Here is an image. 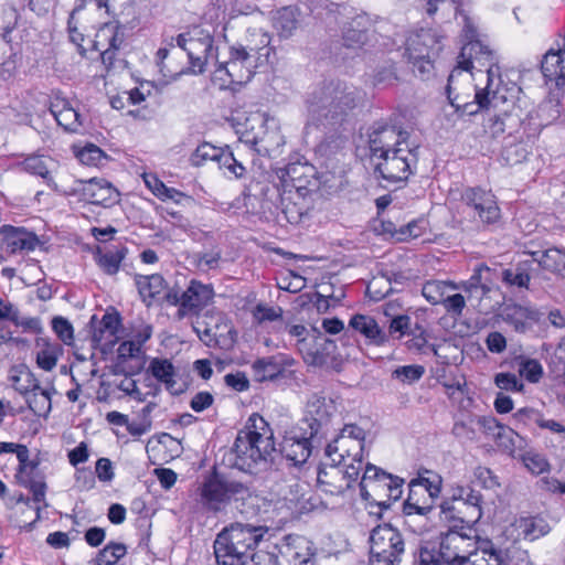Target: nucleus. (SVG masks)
Segmentation results:
<instances>
[{
	"instance_id": "nucleus-1",
	"label": "nucleus",
	"mask_w": 565,
	"mask_h": 565,
	"mask_svg": "<svg viewBox=\"0 0 565 565\" xmlns=\"http://www.w3.org/2000/svg\"><path fill=\"white\" fill-rule=\"evenodd\" d=\"M494 66V53L482 40L466 42L448 77L446 92L451 106L473 115L482 108L513 105L500 89H492Z\"/></svg>"
},
{
	"instance_id": "nucleus-2",
	"label": "nucleus",
	"mask_w": 565,
	"mask_h": 565,
	"mask_svg": "<svg viewBox=\"0 0 565 565\" xmlns=\"http://www.w3.org/2000/svg\"><path fill=\"white\" fill-rule=\"evenodd\" d=\"M408 134L395 127H383L370 135L371 160L375 171L392 183L406 181L416 164V154L407 145Z\"/></svg>"
},
{
	"instance_id": "nucleus-3",
	"label": "nucleus",
	"mask_w": 565,
	"mask_h": 565,
	"mask_svg": "<svg viewBox=\"0 0 565 565\" xmlns=\"http://www.w3.org/2000/svg\"><path fill=\"white\" fill-rule=\"evenodd\" d=\"M274 431L263 416L254 413L234 443L235 465L244 471L266 467L275 452Z\"/></svg>"
},
{
	"instance_id": "nucleus-4",
	"label": "nucleus",
	"mask_w": 565,
	"mask_h": 565,
	"mask_svg": "<svg viewBox=\"0 0 565 565\" xmlns=\"http://www.w3.org/2000/svg\"><path fill=\"white\" fill-rule=\"evenodd\" d=\"M267 532V526L244 523H233L225 527L217 534L213 545L217 564H245Z\"/></svg>"
},
{
	"instance_id": "nucleus-5",
	"label": "nucleus",
	"mask_w": 565,
	"mask_h": 565,
	"mask_svg": "<svg viewBox=\"0 0 565 565\" xmlns=\"http://www.w3.org/2000/svg\"><path fill=\"white\" fill-rule=\"evenodd\" d=\"M355 106L352 92L340 83H329L316 88L307 99L310 119L315 122L332 121Z\"/></svg>"
},
{
	"instance_id": "nucleus-6",
	"label": "nucleus",
	"mask_w": 565,
	"mask_h": 565,
	"mask_svg": "<svg viewBox=\"0 0 565 565\" xmlns=\"http://www.w3.org/2000/svg\"><path fill=\"white\" fill-rule=\"evenodd\" d=\"M260 47L257 45L235 44L230 47L228 60L218 63L215 68L212 81L221 89L227 88L233 84H246L253 77L257 67V54Z\"/></svg>"
},
{
	"instance_id": "nucleus-7",
	"label": "nucleus",
	"mask_w": 565,
	"mask_h": 565,
	"mask_svg": "<svg viewBox=\"0 0 565 565\" xmlns=\"http://www.w3.org/2000/svg\"><path fill=\"white\" fill-rule=\"evenodd\" d=\"M174 40L177 45L186 52L189 73L202 74L209 63L216 62L217 49L214 46V39L210 32L201 28H193L186 33L179 34Z\"/></svg>"
},
{
	"instance_id": "nucleus-8",
	"label": "nucleus",
	"mask_w": 565,
	"mask_h": 565,
	"mask_svg": "<svg viewBox=\"0 0 565 565\" xmlns=\"http://www.w3.org/2000/svg\"><path fill=\"white\" fill-rule=\"evenodd\" d=\"M371 562L376 565H401L405 553L403 535L391 524H381L370 534Z\"/></svg>"
},
{
	"instance_id": "nucleus-9",
	"label": "nucleus",
	"mask_w": 565,
	"mask_h": 565,
	"mask_svg": "<svg viewBox=\"0 0 565 565\" xmlns=\"http://www.w3.org/2000/svg\"><path fill=\"white\" fill-rule=\"evenodd\" d=\"M252 495L248 486L235 480L207 478L200 488L202 504L210 511H221L231 499L245 500Z\"/></svg>"
},
{
	"instance_id": "nucleus-10",
	"label": "nucleus",
	"mask_w": 565,
	"mask_h": 565,
	"mask_svg": "<svg viewBox=\"0 0 565 565\" xmlns=\"http://www.w3.org/2000/svg\"><path fill=\"white\" fill-rule=\"evenodd\" d=\"M213 298V287L198 280H191L182 292L172 289L166 295L168 303L179 307L177 315L180 319L188 316H198L212 302Z\"/></svg>"
},
{
	"instance_id": "nucleus-11",
	"label": "nucleus",
	"mask_w": 565,
	"mask_h": 565,
	"mask_svg": "<svg viewBox=\"0 0 565 565\" xmlns=\"http://www.w3.org/2000/svg\"><path fill=\"white\" fill-rule=\"evenodd\" d=\"M360 468L354 463H332L318 470L317 482L320 490L331 495L342 494L360 476Z\"/></svg>"
},
{
	"instance_id": "nucleus-12",
	"label": "nucleus",
	"mask_w": 565,
	"mask_h": 565,
	"mask_svg": "<svg viewBox=\"0 0 565 565\" xmlns=\"http://www.w3.org/2000/svg\"><path fill=\"white\" fill-rule=\"evenodd\" d=\"M335 413V405L331 398L313 394L308 399L305 413V423L310 429L311 437L327 436L331 417Z\"/></svg>"
},
{
	"instance_id": "nucleus-13",
	"label": "nucleus",
	"mask_w": 565,
	"mask_h": 565,
	"mask_svg": "<svg viewBox=\"0 0 565 565\" xmlns=\"http://www.w3.org/2000/svg\"><path fill=\"white\" fill-rule=\"evenodd\" d=\"M476 539L467 533L450 530L441 534L437 554L447 565H465Z\"/></svg>"
},
{
	"instance_id": "nucleus-14",
	"label": "nucleus",
	"mask_w": 565,
	"mask_h": 565,
	"mask_svg": "<svg viewBox=\"0 0 565 565\" xmlns=\"http://www.w3.org/2000/svg\"><path fill=\"white\" fill-rule=\"evenodd\" d=\"M462 202L472 214L484 224H493L500 218V209L494 194L481 188H469L462 193Z\"/></svg>"
},
{
	"instance_id": "nucleus-15",
	"label": "nucleus",
	"mask_w": 565,
	"mask_h": 565,
	"mask_svg": "<svg viewBox=\"0 0 565 565\" xmlns=\"http://www.w3.org/2000/svg\"><path fill=\"white\" fill-rule=\"evenodd\" d=\"M64 195H81L93 204L110 205L117 201L118 192L106 180L90 179L88 181L77 180L75 185L62 191Z\"/></svg>"
},
{
	"instance_id": "nucleus-16",
	"label": "nucleus",
	"mask_w": 565,
	"mask_h": 565,
	"mask_svg": "<svg viewBox=\"0 0 565 565\" xmlns=\"http://www.w3.org/2000/svg\"><path fill=\"white\" fill-rule=\"evenodd\" d=\"M364 444L354 439H348L345 436H337L326 447V455L334 463H354L355 467L363 468Z\"/></svg>"
},
{
	"instance_id": "nucleus-17",
	"label": "nucleus",
	"mask_w": 565,
	"mask_h": 565,
	"mask_svg": "<svg viewBox=\"0 0 565 565\" xmlns=\"http://www.w3.org/2000/svg\"><path fill=\"white\" fill-rule=\"evenodd\" d=\"M349 328L362 335L367 345L384 347L390 342V334L370 315H353Z\"/></svg>"
},
{
	"instance_id": "nucleus-18",
	"label": "nucleus",
	"mask_w": 565,
	"mask_h": 565,
	"mask_svg": "<svg viewBox=\"0 0 565 565\" xmlns=\"http://www.w3.org/2000/svg\"><path fill=\"white\" fill-rule=\"evenodd\" d=\"M315 438L311 437V434L307 437L298 436L291 431L284 437L280 444V451L295 466L301 465L310 457L311 440Z\"/></svg>"
},
{
	"instance_id": "nucleus-19",
	"label": "nucleus",
	"mask_w": 565,
	"mask_h": 565,
	"mask_svg": "<svg viewBox=\"0 0 565 565\" xmlns=\"http://www.w3.org/2000/svg\"><path fill=\"white\" fill-rule=\"evenodd\" d=\"M507 554L489 540L476 541L465 565H507Z\"/></svg>"
},
{
	"instance_id": "nucleus-20",
	"label": "nucleus",
	"mask_w": 565,
	"mask_h": 565,
	"mask_svg": "<svg viewBox=\"0 0 565 565\" xmlns=\"http://www.w3.org/2000/svg\"><path fill=\"white\" fill-rule=\"evenodd\" d=\"M120 318L118 313H105L102 320L94 327L92 342L95 348L107 349L118 340Z\"/></svg>"
},
{
	"instance_id": "nucleus-21",
	"label": "nucleus",
	"mask_w": 565,
	"mask_h": 565,
	"mask_svg": "<svg viewBox=\"0 0 565 565\" xmlns=\"http://www.w3.org/2000/svg\"><path fill=\"white\" fill-rule=\"evenodd\" d=\"M18 167L30 174L42 178L52 191L62 194L64 189H61L51 175L54 162L50 157L30 154L19 162Z\"/></svg>"
},
{
	"instance_id": "nucleus-22",
	"label": "nucleus",
	"mask_w": 565,
	"mask_h": 565,
	"mask_svg": "<svg viewBox=\"0 0 565 565\" xmlns=\"http://www.w3.org/2000/svg\"><path fill=\"white\" fill-rule=\"evenodd\" d=\"M362 470L363 475L360 481L361 497L364 500L376 501L377 498H381L380 484L385 481L391 482L388 473L371 463H363Z\"/></svg>"
},
{
	"instance_id": "nucleus-23",
	"label": "nucleus",
	"mask_w": 565,
	"mask_h": 565,
	"mask_svg": "<svg viewBox=\"0 0 565 565\" xmlns=\"http://www.w3.org/2000/svg\"><path fill=\"white\" fill-rule=\"evenodd\" d=\"M436 35L431 30L422 29L413 32L406 40V54L408 58L430 57L437 45Z\"/></svg>"
},
{
	"instance_id": "nucleus-24",
	"label": "nucleus",
	"mask_w": 565,
	"mask_h": 565,
	"mask_svg": "<svg viewBox=\"0 0 565 565\" xmlns=\"http://www.w3.org/2000/svg\"><path fill=\"white\" fill-rule=\"evenodd\" d=\"M450 497L454 501L462 502L470 510L467 524L476 523L482 515V495L468 484H454L450 488Z\"/></svg>"
},
{
	"instance_id": "nucleus-25",
	"label": "nucleus",
	"mask_w": 565,
	"mask_h": 565,
	"mask_svg": "<svg viewBox=\"0 0 565 565\" xmlns=\"http://www.w3.org/2000/svg\"><path fill=\"white\" fill-rule=\"evenodd\" d=\"M541 70L547 81L555 82L558 90L565 89V49L550 50L544 55Z\"/></svg>"
},
{
	"instance_id": "nucleus-26",
	"label": "nucleus",
	"mask_w": 565,
	"mask_h": 565,
	"mask_svg": "<svg viewBox=\"0 0 565 565\" xmlns=\"http://www.w3.org/2000/svg\"><path fill=\"white\" fill-rule=\"evenodd\" d=\"M476 424L488 437H492L499 444V446L504 447L513 455V449L509 444L513 445L515 438H520V436L514 433L512 429L501 426L493 417H478L476 419Z\"/></svg>"
},
{
	"instance_id": "nucleus-27",
	"label": "nucleus",
	"mask_w": 565,
	"mask_h": 565,
	"mask_svg": "<svg viewBox=\"0 0 565 565\" xmlns=\"http://www.w3.org/2000/svg\"><path fill=\"white\" fill-rule=\"evenodd\" d=\"M273 28L280 39H289L299 25V9L294 6L276 10L271 17Z\"/></svg>"
},
{
	"instance_id": "nucleus-28",
	"label": "nucleus",
	"mask_w": 565,
	"mask_h": 565,
	"mask_svg": "<svg viewBox=\"0 0 565 565\" xmlns=\"http://www.w3.org/2000/svg\"><path fill=\"white\" fill-rule=\"evenodd\" d=\"M533 257V260L539 266L555 275L565 278V249L558 247H551L544 252H527Z\"/></svg>"
},
{
	"instance_id": "nucleus-29",
	"label": "nucleus",
	"mask_w": 565,
	"mask_h": 565,
	"mask_svg": "<svg viewBox=\"0 0 565 565\" xmlns=\"http://www.w3.org/2000/svg\"><path fill=\"white\" fill-rule=\"evenodd\" d=\"M286 364L278 356H266L257 359L252 364V372L256 382L274 381L281 376Z\"/></svg>"
},
{
	"instance_id": "nucleus-30",
	"label": "nucleus",
	"mask_w": 565,
	"mask_h": 565,
	"mask_svg": "<svg viewBox=\"0 0 565 565\" xmlns=\"http://www.w3.org/2000/svg\"><path fill=\"white\" fill-rule=\"evenodd\" d=\"M8 381L20 394L26 396L31 391L38 388L39 381L30 369L24 364L13 365L9 370Z\"/></svg>"
},
{
	"instance_id": "nucleus-31",
	"label": "nucleus",
	"mask_w": 565,
	"mask_h": 565,
	"mask_svg": "<svg viewBox=\"0 0 565 565\" xmlns=\"http://www.w3.org/2000/svg\"><path fill=\"white\" fill-rule=\"evenodd\" d=\"M51 111L57 124L66 131L76 132L82 126L79 113L64 99L53 103Z\"/></svg>"
},
{
	"instance_id": "nucleus-32",
	"label": "nucleus",
	"mask_w": 565,
	"mask_h": 565,
	"mask_svg": "<svg viewBox=\"0 0 565 565\" xmlns=\"http://www.w3.org/2000/svg\"><path fill=\"white\" fill-rule=\"evenodd\" d=\"M136 286L142 300L147 302V306L151 305V301L156 299L166 287L164 279L159 274H152L148 276L137 275L135 278Z\"/></svg>"
},
{
	"instance_id": "nucleus-33",
	"label": "nucleus",
	"mask_w": 565,
	"mask_h": 565,
	"mask_svg": "<svg viewBox=\"0 0 565 565\" xmlns=\"http://www.w3.org/2000/svg\"><path fill=\"white\" fill-rule=\"evenodd\" d=\"M124 43V31L117 22H108L103 24L94 41L95 50H102L104 47H120Z\"/></svg>"
},
{
	"instance_id": "nucleus-34",
	"label": "nucleus",
	"mask_w": 565,
	"mask_h": 565,
	"mask_svg": "<svg viewBox=\"0 0 565 565\" xmlns=\"http://www.w3.org/2000/svg\"><path fill=\"white\" fill-rule=\"evenodd\" d=\"M514 525L519 531V535L529 541H535L551 531L548 523L544 519L535 516L520 518L515 521Z\"/></svg>"
},
{
	"instance_id": "nucleus-35",
	"label": "nucleus",
	"mask_w": 565,
	"mask_h": 565,
	"mask_svg": "<svg viewBox=\"0 0 565 565\" xmlns=\"http://www.w3.org/2000/svg\"><path fill=\"white\" fill-rule=\"evenodd\" d=\"M127 248L124 246L105 252L98 249L95 254V260L100 269L107 275H115L118 273L121 262L126 258Z\"/></svg>"
},
{
	"instance_id": "nucleus-36",
	"label": "nucleus",
	"mask_w": 565,
	"mask_h": 565,
	"mask_svg": "<svg viewBox=\"0 0 565 565\" xmlns=\"http://www.w3.org/2000/svg\"><path fill=\"white\" fill-rule=\"evenodd\" d=\"M38 366L46 372L52 371L57 364L58 356L63 352L62 347L58 343L50 342L45 339L38 341Z\"/></svg>"
},
{
	"instance_id": "nucleus-37",
	"label": "nucleus",
	"mask_w": 565,
	"mask_h": 565,
	"mask_svg": "<svg viewBox=\"0 0 565 565\" xmlns=\"http://www.w3.org/2000/svg\"><path fill=\"white\" fill-rule=\"evenodd\" d=\"M149 370L154 379L164 383L167 390L174 391L175 370L173 364L167 359H153L150 362Z\"/></svg>"
},
{
	"instance_id": "nucleus-38",
	"label": "nucleus",
	"mask_w": 565,
	"mask_h": 565,
	"mask_svg": "<svg viewBox=\"0 0 565 565\" xmlns=\"http://www.w3.org/2000/svg\"><path fill=\"white\" fill-rule=\"evenodd\" d=\"M520 121L519 115H513L508 108L502 114H495L489 118L487 129L492 137L497 138L503 135L507 128H512Z\"/></svg>"
},
{
	"instance_id": "nucleus-39",
	"label": "nucleus",
	"mask_w": 565,
	"mask_h": 565,
	"mask_svg": "<svg viewBox=\"0 0 565 565\" xmlns=\"http://www.w3.org/2000/svg\"><path fill=\"white\" fill-rule=\"evenodd\" d=\"M26 403L30 409L38 416H45L50 413L51 404V392L49 388H42L38 384V388L31 391L26 395Z\"/></svg>"
},
{
	"instance_id": "nucleus-40",
	"label": "nucleus",
	"mask_w": 565,
	"mask_h": 565,
	"mask_svg": "<svg viewBox=\"0 0 565 565\" xmlns=\"http://www.w3.org/2000/svg\"><path fill=\"white\" fill-rule=\"evenodd\" d=\"M127 553L126 545L110 542L102 548L96 557L92 559V565H115Z\"/></svg>"
},
{
	"instance_id": "nucleus-41",
	"label": "nucleus",
	"mask_w": 565,
	"mask_h": 565,
	"mask_svg": "<svg viewBox=\"0 0 565 565\" xmlns=\"http://www.w3.org/2000/svg\"><path fill=\"white\" fill-rule=\"evenodd\" d=\"M224 149L216 148L209 142H203L194 150L190 157L192 166L200 167L206 161H216L220 163L221 156H223Z\"/></svg>"
},
{
	"instance_id": "nucleus-42",
	"label": "nucleus",
	"mask_w": 565,
	"mask_h": 565,
	"mask_svg": "<svg viewBox=\"0 0 565 565\" xmlns=\"http://www.w3.org/2000/svg\"><path fill=\"white\" fill-rule=\"evenodd\" d=\"M515 362L518 364V372L520 376L531 383L540 382L543 376V367L537 360L519 356Z\"/></svg>"
},
{
	"instance_id": "nucleus-43",
	"label": "nucleus",
	"mask_w": 565,
	"mask_h": 565,
	"mask_svg": "<svg viewBox=\"0 0 565 565\" xmlns=\"http://www.w3.org/2000/svg\"><path fill=\"white\" fill-rule=\"evenodd\" d=\"M76 157L83 164L92 167H103L108 160V156L94 143H87L76 151Z\"/></svg>"
},
{
	"instance_id": "nucleus-44",
	"label": "nucleus",
	"mask_w": 565,
	"mask_h": 565,
	"mask_svg": "<svg viewBox=\"0 0 565 565\" xmlns=\"http://www.w3.org/2000/svg\"><path fill=\"white\" fill-rule=\"evenodd\" d=\"M527 262L520 263L515 268H508L502 271V280L508 286L525 287L530 282Z\"/></svg>"
},
{
	"instance_id": "nucleus-45",
	"label": "nucleus",
	"mask_w": 565,
	"mask_h": 565,
	"mask_svg": "<svg viewBox=\"0 0 565 565\" xmlns=\"http://www.w3.org/2000/svg\"><path fill=\"white\" fill-rule=\"evenodd\" d=\"M447 287H451L452 289L457 288L455 284H447L446 281L440 280H430L424 284L422 294L431 305H439L446 296Z\"/></svg>"
},
{
	"instance_id": "nucleus-46",
	"label": "nucleus",
	"mask_w": 565,
	"mask_h": 565,
	"mask_svg": "<svg viewBox=\"0 0 565 565\" xmlns=\"http://www.w3.org/2000/svg\"><path fill=\"white\" fill-rule=\"evenodd\" d=\"M542 413L534 409L524 407L513 414V422L515 427L525 426L530 429H534L540 426Z\"/></svg>"
},
{
	"instance_id": "nucleus-47",
	"label": "nucleus",
	"mask_w": 565,
	"mask_h": 565,
	"mask_svg": "<svg viewBox=\"0 0 565 565\" xmlns=\"http://www.w3.org/2000/svg\"><path fill=\"white\" fill-rule=\"evenodd\" d=\"M388 479L391 482H382L380 486V489H381V498H386V500L384 501H379V504H382V503H387L390 501H396L401 498V494H402V487H403V483H404V480L398 478V477H394L393 475L388 473Z\"/></svg>"
},
{
	"instance_id": "nucleus-48",
	"label": "nucleus",
	"mask_w": 565,
	"mask_h": 565,
	"mask_svg": "<svg viewBox=\"0 0 565 565\" xmlns=\"http://www.w3.org/2000/svg\"><path fill=\"white\" fill-rule=\"evenodd\" d=\"M87 2H95L97 8H102L105 4L103 2V0H79L75 4V7L72 10V12L70 14V18H68L67 28H68V33H70L71 41L73 43L78 44V45L84 40V38H83V34L81 32H78V30H77V25H76V21H75V15L85 7V4Z\"/></svg>"
},
{
	"instance_id": "nucleus-49",
	"label": "nucleus",
	"mask_w": 565,
	"mask_h": 565,
	"mask_svg": "<svg viewBox=\"0 0 565 565\" xmlns=\"http://www.w3.org/2000/svg\"><path fill=\"white\" fill-rule=\"evenodd\" d=\"M253 319L256 323L273 322L282 318V309L280 307L267 306L258 303L253 310Z\"/></svg>"
},
{
	"instance_id": "nucleus-50",
	"label": "nucleus",
	"mask_w": 565,
	"mask_h": 565,
	"mask_svg": "<svg viewBox=\"0 0 565 565\" xmlns=\"http://www.w3.org/2000/svg\"><path fill=\"white\" fill-rule=\"evenodd\" d=\"M218 167L230 177L243 178L246 173V168L227 150H224L223 156H221Z\"/></svg>"
},
{
	"instance_id": "nucleus-51",
	"label": "nucleus",
	"mask_w": 565,
	"mask_h": 565,
	"mask_svg": "<svg viewBox=\"0 0 565 565\" xmlns=\"http://www.w3.org/2000/svg\"><path fill=\"white\" fill-rule=\"evenodd\" d=\"M521 460L524 467L533 475H541L547 471L550 468V465L545 457L533 451L524 452L521 456Z\"/></svg>"
},
{
	"instance_id": "nucleus-52",
	"label": "nucleus",
	"mask_w": 565,
	"mask_h": 565,
	"mask_svg": "<svg viewBox=\"0 0 565 565\" xmlns=\"http://www.w3.org/2000/svg\"><path fill=\"white\" fill-rule=\"evenodd\" d=\"M3 452H14L20 463V470L31 467L32 469L36 467L35 462H29V449L24 445L13 444V443H0V454Z\"/></svg>"
},
{
	"instance_id": "nucleus-53",
	"label": "nucleus",
	"mask_w": 565,
	"mask_h": 565,
	"mask_svg": "<svg viewBox=\"0 0 565 565\" xmlns=\"http://www.w3.org/2000/svg\"><path fill=\"white\" fill-rule=\"evenodd\" d=\"M424 373L425 369L422 365H404L395 369L392 376L399 380L402 383L412 384L418 381Z\"/></svg>"
},
{
	"instance_id": "nucleus-54",
	"label": "nucleus",
	"mask_w": 565,
	"mask_h": 565,
	"mask_svg": "<svg viewBox=\"0 0 565 565\" xmlns=\"http://www.w3.org/2000/svg\"><path fill=\"white\" fill-rule=\"evenodd\" d=\"M52 328L57 338L66 345H72L74 341V329L72 323L63 318L55 317L52 320Z\"/></svg>"
},
{
	"instance_id": "nucleus-55",
	"label": "nucleus",
	"mask_w": 565,
	"mask_h": 565,
	"mask_svg": "<svg viewBox=\"0 0 565 565\" xmlns=\"http://www.w3.org/2000/svg\"><path fill=\"white\" fill-rule=\"evenodd\" d=\"M18 22V12L11 6H0V35L6 38Z\"/></svg>"
},
{
	"instance_id": "nucleus-56",
	"label": "nucleus",
	"mask_w": 565,
	"mask_h": 565,
	"mask_svg": "<svg viewBox=\"0 0 565 565\" xmlns=\"http://www.w3.org/2000/svg\"><path fill=\"white\" fill-rule=\"evenodd\" d=\"M483 273H490V268L484 265H478L471 277L462 284V288L467 291H472L473 289L481 288L483 291H488L489 287L486 281H483Z\"/></svg>"
},
{
	"instance_id": "nucleus-57",
	"label": "nucleus",
	"mask_w": 565,
	"mask_h": 565,
	"mask_svg": "<svg viewBox=\"0 0 565 565\" xmlns=\"http://www.w3.org/2000/svg\"><path fill=\"white\" fill-rule=\"evenodd\" d=\"M411 330V318L406 315H399L394 317L388 326L390 339H401L403 335L409 333Z\"/></svg>"
},
{
	"instance_id": "nucleus-58",
	"label": "nucleus",
	"mask_w": 565,
	"mask_h": 565,
	"mask_svg": "<svg viewBox=\"0 0 565 565\" xmlns=\"http://www.w3.org/2000/svg\"><path fill=\"white\" fill-rule=\"evenodd\" d=\"M425 231L423 221H412L399 225L398 242H405L411 238H417Z\"/></svg>"
},
{
	"instance_id": "nucleus-59",
	"label": "nucleus",
	"mask_w": 565,
	"mask_h": 565,
	"mask_svg": "<svg viewBox=\"0 0 565 565\" xmlns=\"http://www.w3.org/2000/svg\"><path fill=\"white\" fill-rule=\"evenodd\" d=\"M440 303L448 313L456 317H460L466 307V300L461 294L446 295Z\"/></svg>"
},
{
	"instance_id": "nucleus-60",
	"label": "nucleus",
	"mask_w": 565,
	"mask_h": 565,
	"mask_svg": "<svg viewBox=\"0 0 565 565\" xmlns=\"http://www.w3.org/2000/svg\"><path fill=\"white\" fill-rule=\"evenodd\" d=\"M494 383L499 388L505 391L521 392L523 390V384L512 373H498Z\"/></svg>"
},
{
	"instance_id": "nucleus-61",
	"label": "nucleus",
	"mask_w": 565,
	"mask_h": 565,
	"mask_svg": "<svg viewBox=\"0 0 565 565\" xmlns=\"http://www.w3.org/2000/svg\"><path fill=\"white\" fill-rule=\"evenodd\" d=\"M473 476L486 489H494L500 486L498 477L487 467H477L473 471Z\"/></svg>"
},
{
	"instance_id": "nucleus-62",
	"label": "nucleus",
	"mask_w": 565,
	"mask_h": 565,
	"mask_svg": "<svg viewBox=\"0 0 565 565\" xmlns=\"http://www.w3.org/2000/svg\"><path fill=\"white\" fill-rule=\"evenodd\" d=\"M502 158L508 164L522 162L526 158V151L521 145L505 146Z\"/></svg>"
},
{
	"instance_id": "nucleus-63",
	"label": "nucleus",
	"mask_w": 565,
	"mask_h": 565,
	"mask_svg": "<svg viewBox=\"0 0 565 565\" xmlns=\"http://www.w3.org/2000/svg\"><path fill=\"white\" fill-rule=\"evenodd\" d=\"M225 384L237 392H244L249 387V382L246 375L242 372L235 374H226L224 376Z\"/></svg>"
},
{
	"instance_id": "nucleus-64",
	"label": "nucleus",
	"mask_w": 565,
	"mask_h": 565,
	"mask_svg": "<svg viewBox=\"0 0 565 565\" xmlns=\"http://www.w3.org/2000/svg\"><path fill=\"white\" fill-rule=\"evenodd\" d=\"M213 401L214 397L211 393L199 392L192 397L190 406L194 412L200 413L209 408L213 404Z\"/></svg>"
}]
</instances>
